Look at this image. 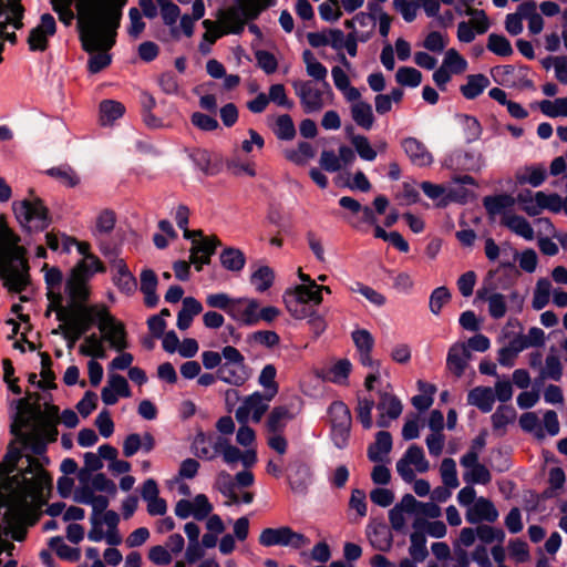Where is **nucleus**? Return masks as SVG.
<instances>
[{
  "label": "nucleus",
  "mask_w": 567,
  "mask_h": 567,
  "mask_svg": "<svg viewBox=\"0 0 567 567\" xmlns=\"http://www.w3.org/2000/svg\"><path fill=\"white\" fill-rule=\"evenodd\" d=\"M27 467L9 475L3 484V524L6 534L21 542L25 527L33 515L42 507L52 487V478L41 464L27 455Z\"/></svg>",
  "instance_id": "obj_1"
},
{
  "label": "nucleus",
  "mask_w": 567,
  "mask_h": 567,
  "mask_svg": "<svg viewBox=\"0 0 567 567\" xmlns=\"http://www.w3.org/2000/svg\"><path fill=\"white\" fill-rule=\"evenodd\" d=\"M126 0H75L78 30L82 48L91 54L87 68L97 73L111 63L109 51L115 44L116 30Z\"/></svg>",
  "instance_id": "obj_2"
},
{
  "label": "nucleus",
  "mask_w": 567,
  "mask_h": 567,
  "mask_svg": "<svg viewBox=\"0 0 567 567\" xmlns=\"http://www.w3.org/2000/svg\"><path fill=\"white\" fill-rule=\"evenodd\" d=\"M65 291L68 293L66 307L54 312L61 322L59 329L62 331L68 347L72 348L92 327L90 306L85 303L90 292L83 280L76 275L65 282Z\"/></svg>",
  "instance_id": "obj_3"
},
{
  "label": "nucleus",
  "mask_w": 567,
  "mask_h": 567,
  "mask_svg": "<svg viewBox=\"0 0 567 567\" xmlns=\"http://www.w3.org/2000/svg\"><path fill=\"white\" fill-rule=\"evenodd\" d=\"M0 216V278L10 291L20 292L29 284V266L25 248Z\"/></svg>",
  "instance_id": "obj_4"
},
{
  "label": "nucleus",
  "mask_w": 567,
  "mask_h": 567,
  "mask_svg": "<svg viewBox=\"0 0 567 567\" xmlns=\"http://www.w3.org/2000/svg\"><path fill=\"white\" fill-rule=\"evenodd\" d=\"M192 452L204 461L221 457L228 466L240 462L245 468L255 466L258 460L254 449L241 451L233 445L229 439L216 433L198 432L192 442Z\"/></svg>",
  "instance_id": "obj_5"
},
{
  "label": "nucleus",
  "mask_w": 567,
  "mask_h": 567,
  "mask_svg": "<svg viewBox=\"0 0 567 567\" xmlns=\"http://www.w3.org/2000/svg\"><path fill=\"white\" fill-rule=\"evenodd\" d=\"M11 433L24 450L41 455L47 442L54 440L56 431L49 421L19 412L11 424Z\"/></svg>",
  "instance_id": "obj_6"
},
{
  "label": "nucleus",
  "mask_w": 567,
  "mask_h": 567,
  "mask_svg": "<svg viewBox=\"0 0 567 567\" xmlns=\"http://www.w3.org/2000/svg\"><path fill=\"white\" fill-rule=\"evenodd\" d=\"M92 326L100 330L104 344L110 349L122 352L128 348L127 332L124 323L116 319L103 303L90 306Z\"/></svg>",
  "instance_id": "obj_7"
},
{
  "label": "nucleus",
  "mask_w": 567,
  "mask_h": 567,
  "mask_svg": "<svg viewBox=\"0 0 567 567\" xmlns=\"http://www.w3.org/2000/svg\"><path fill=\"white\" fill-rule=\"evenodd\" d=\"M274 4L275 0H239L238 4L219 14L218 23L226 34H239L247 21L257 18L264 9Z\"/></svg>",
  "instance_id": "obj_8"
},
{
  "label": "nucleus",
  "mask_w": 567,
  "mask_h": 567,
  "mask_svg": "<svg viewBox=\"0 0 567 567\" xmlns=\"http://www.w3.org/2000/svg\"><path fill=\"white\" fill-rule=\"evenodd\" d=\"M323 298L319 295V285H296L284 293V301L288 312L298 320L307 319L312 315L315 307L321 305Z\"/></svg>",
  "instance_id": "obj_9"
},
{
  "label": "nucleus",
  "mask_w": 567,
  "mask_h": 567,
  "mask_svg": "<svg viewBox=\"0 0 567 567\" xmlns=\"http://www.w3.org/2000/svg\"><path fill=\"white\" fill-rule=\"evenodd\" d=\"M224 353V362L217 369L218 380L230 386H243L252 374L244 354L233 346H225Z\"/></svg>",
  "instance_id": "obj_10"
},
{
  "label": "nucleus",
  "mask_w": 567,
  "mask_h": 567,
  "mask_svg": "<svg viewBox=\"0 0 567 567\" xmlns=\"http://www.w3.org/2000/svg\"><path fill=\"white\" fill-rule=\"evenodd\" d=\"M293 89L305 113H316L333 102V92L328 82L320 86L312 81H295Z\"/></svg>",
  "instance_id": "obj_11"
},
{
  "label": "nucleus",
  "mask_w": 567,
  "mask_h": 567,
  "mask_svg": "<svg viewBox=\"0 0 567 567\" xmlns=\"http://www.w3.org/2000/svg\"><path fill=\"white\" fill-rule=\"evenodd\" d=\"M13 212L21 227L29 233L44 230L50 224L48 209L39 198L16 202Z\"/></svg>",
  "instance_id": "obj_12"
},
{
  "label": "nucleus",
  "mask_w": 567,
  "mask_h": 567,
  "mask_svg": "<svg viewBox=\"0 0 567 567\" xmlns=\"http://www.w3.org/2000/svg\"><path fill=\"white\" fill-rule=\"evenodd\" d=\"M259 544L265 547L284 546L301 549L307 547L310 540L289 526H280L278 528H265L259 535Z\"/></svg>",
  "instance_id": "obj_13"
},
{
  "label": "nucleus",
  "mask_w": 567,
  "mask_h": 567,
  "mask_svg": "<svg viewBox=\"0 0 567 567\" xmlns=\"http://www.w3.org/2000/svg\"><path fill=\"white\" fill-rule=\"evenodd\" d=\"M429 468L430 463L425 457L424 451L416 444L410 445L396 463V472L406 483L414 481L415 472L425 473Z\"/></svg>",
  "instance_id": "obj_14"
},
{
  "label": "nucleus",
  "mask_w": 567,
  "mask_h": 567,
  "mask_svg": "<svg viewBox=\"0 0 567 567\" xmlns=\"http://www.w3.org/2000/svg\"><path fill=\"white\" fill-rule=\"evenodd\" d=\"M272 398L256 391L244 398L240 405L236 410L235 416L240 424L248 422L258 423L269 409Z\"/></svg>",
  "instance_id": "obj_15"
},
{
  "label": "nucleus",
  "mask_w": 567,
  "mask_h": 567,
  "mask_svg": "<svg viewBox=\"0 0 567 567\" xmlns=\"http://www.w3.org/2000/svg\"><path fill=\"white\" fill-rule=\"evenodd\" d=\"M56 32V22L52 14L43 13L40 22L29 34L28 44L31 51H44L48 47V40Z\"/></svg>",
  "instance_id": "obj_16"
},
{
  "label": "nucleus",
  "mask_w": 567,
  "mask_h": 567,
  "mask_svg": "<svg viewBox=\"0 0 567 567\" xmlns=\"http://www.w3.org/2000/svg\"><path fill=\"white\" fill-rule=\"evenodd\" d=\"M44 269V280L48 290L47 296L50 301L49 311L64 309V307H66L68 293H65V297L61 293L62 272L55 267L48 268L47 265ZM64 292L66 291L64 290Z\"/></svg>",
  "instance_id": "obj_17"
},
{
  "label": "nucleus",
  "mask_w": 567,
  "mask_h": 567,
  "mask_svg": "<svg viewBox=\"0 0 567 567\" xmlns=\"http://www.w3.org/2000/svg\"><path fill=\"white\" fill-rule=\"evenodd\" d=\"M402 410V403L394 394L381 392L377 404V425L380 427L390 426L391 422L401 415Z\"/></svg>",
  "instance_id": "obj_18"
},
{
  "label": "nucleus",
  "mask_w": 567,
  "mask_h": 567,
  "mask_svg": "<svg viewBox=\"0 0 567 567\" xmlns=\"http://www.w3.org/2000/svg\"><path fill=\"white\" fill-rule=\"evenodd\" d=\"M258 302L254 298H237L229 309V317L239 324L256 326Z\"/></svg>",
  "instance_id": "obj_19"
},
{
  "label": "nucleus",
  "mask_w": 567,
  "mask_h": 567,
  "mask_svg": "<svg viewBox=\"0 0 567 567\" xmlns=\"http://www.w3.org/2000/svg\"><path fill=\"white\" fill-rule=\"evenodd\" d=\"M132 395L127 380L120 374H110L106 385L102 389L101 398L104 404L113 405L118 398Z\"/></svg>",
  "instance_id": "obj_20"
},
{
  "label": "nucleus",
  "mask_w": 567,
  "mask_h": 567,
  "mask_svg": "<svg viewBox=\"0 0 567 567\" xmlns=\"http://www.w3.org/2000/svg\"><path fill=\"white\" fill-rule=\"evenodd\" d=\"M401 146L413 165L427 167L433 163V155L417 138L405 137L401 142Z\"/></svg>",
  "instance_id": "obj_21"
},
{
  "label": "nucleus",
  "mask_w": 567,
  "mask_h": 567,
  "mask_svg": "<svg viewBox=\"0 0 567 567\" xmlns=\"http://www.w3.org/2000/svg\"><path fill=\"white\" fill-rule=\"evenodd\" d=\"M465 517L471 524L482 522L494 523L498 518V511L489 499L478 497L474 504L467 508Z\"/></svg>",
  "instance_id": "obj_22"
},
{
  "label": "nucleus",
  "mask_w": 567,
  "mask_h": 567,
  "mask_svg": "<svg viewBox=\"0 0 567 567\" xmlns=\"http://www.w3.org/2000/svg\"><path fill=\"white\" fill-rule=\"evenodd\" d=\"M115 223L116 215L111 209L101 210L95 218L92 235L99 241L100 249L104 255L109 252V248L104 246L103 239L113 231Z\"/></svg>",
  "instance_id": "obj_23"
},
{
  "label": "nucleus",
  "mask_w": 567,
  "mask_h": 567,
  "mask_svg": "<svg viewBox=\"0 0 567 567\" xmlns=\"http://www.w3.org/2000/svg\"><path fill=\"white\" fill-rule=\"evenodd\" d=\"M414 504H416V498L411 494H406L401 498L400 503L389 512V520L394 530L403 532L405 529L406 516L414 514Z\"/></svg>",
  "instance_id": "obj_24"
},
{
  "label": "nucleus",
  "mask_w": 567,
  "mask_h": 567,
  "mask_svg": "<svg viewBox=\"0 0 567 567\" xmlns=\"http://www.w3.org/2000/svg\"><path fill=\"white\" fill-rule=\"evenodd\" d=\"M471 359V352L465 342L452 344L447 352L446 367L456 377H461Z\"/></svg>",
  "instance_id": "obj_25"
},
{
  "label": "nucleus",
  "mask_w": 567,
  "mask_h": 567,
  "mask_svg": "<svg viewBox=\"0 0 567 567\" xmlns=\"http://www.w3.org/2000/svg\"><path fill=\"white\" fill-rule=\"evenodd\" d=\"M217 239L203 238L200 240H193V247L190 249V262L199 271L202 267L209 262L210 256L214 254L217 246Z\"/></svg>",
  "instance_id": "obj_26"
},
{
  "label": "nucleus",
  "mask_w": 567,
  "mask_h": 567,
  "mask_svg": "<svg viewBox=\"0 0 567 567\" xmlns=\"http://www.w3.org/2000/svg\"><path fill=\"white\" fill-rule=\"evenodd\" d=\"M422 526L423 518H415L412 524L413 532L410 535L409 554L411 558L416 561H423L429 556L426 538L424 532L422 530Z\"/></svg>",
  "instance_id": "obj_27"
},
{
  "label": "nucleus",
  "mask_w": 567,
  "mask_h": 567,
  "mask_svg": "<svg viewBox=\"0 0 567 567\" xmlns=\"http://www.w3.org/2000/svg\"><path fill=\"white\" fill-rule=\"evenodd\" d=\"M113 282L121 292L127 296L133 295L137 289L135 277L122 259L113 265Z\"/></svg>",
  "instance_id": "obj_28"
},
{
  "label": "nucleus",
  "mask_w": 567,
  "mask_h": 567,
  "mask_svg": "<svg viewBox=\"0 0 567 567\" xmlns=\"http://www.w3.org/2000/svg\"><path fill=\"white\" fill-rule=\"evenodd\" d=\"M516 200L519 209L530 217L543 213L544 192L542 190L522 189L518 192Z\"/></svg>",
  "instance_id": "obj_29"
},
{
  "label": "nucleus",
  "mask_w": 567,
  "mask_h": 567,
  "mask_svg": "<svg viewBox=\"0 0 567 567\" xmlns=\"http://www.w3.org/2000/svg\"><path fill=\"white\" fill-rule=\"evenodd\" d=\"M547 177V169L543 164L526 165L515 173V179L519 185L539 187Z\"/></svg>",
  "instance_id": "obj_30"
},
{
  "label": "nucleus",
  "mask_w": 567,
  "mask_h": 567,
  "mask_svg": "<svg viewBox=\"0 0 567 567\" xmlns=\"http://www.w3.org/2000/svg\"><path fill=\"white\" fill-rule=\"evenodd\" d=\"M155 446V440L151 433L140 435L132 433L127 435L123 442V454L126 457H132L138 451L150 453Z\"/></svg>",
  "instance_id": "obj_31"
},
{
  "label": "nucleus",
  "mask_w": 567,
  "mask_h": 567,
  "mask_svg": "<svg viewBox=\"0 0 567 567\" xmlns=\"http://www.w3.org/2000/svg\"><path fill=\"white\" fill-rule=\"evenodd\" d=\"M367 536L372 547L378 550L384 551L392 546L391 532L384 524L370 523L367 526Z\"/></svg>",
  "instance_id": "obj_32"
},
{
  "label": "nucleus",
  "mask_w": 567,
  "mask_h": 567,
  "mask_svg": "<svg viewBox=\"0 0 567 567\" xmlns=\"http://www.w3.org/2000/svg\"><path fill=\"white\" fill-rule=\"evenodd\" d=\"M75 501L81 504L90 505L92 507V515H96L97 517H100L109 506L107 496L97 495L91 487L79 488L75 494Z\"/></svg>",
  "instance_id": "obj_33"
},
{
  "label": "nucleus",
  "mask_w": 567,
  "mask_h": 567,
  "mask_svg": "<svg viewBox=\"0 0 567 567\" xmlns=\"http://www.w3.org/2000/svg\"><path fill=\"white\" fill-rule=\"evenodd\" d=\"M158 279L156 274L150 269L144 268L140 274V289L144 295V302L147 307L153 308L158 302L156 293Z\"/></svg>",
  "instance_id": "obj_34"
},
{
  "label": "nucleus",
  "mask_w": 567,
  "mask_h": 567,
  "mask_svg": "<svg viewBox=\"0 0 567 567\" xmlns=\"http://www.w3.org/2000/svg\"><path fill=\"white\" fill-rule=\"evenodd\" d=\"M476 296L488 303V313L493 319L505 317L507 311L506 296L499 292H488L486 288L480 289Z\"/></svg>",
  "instance_id": "obj_35"
},
{
  "label": "nucleus",
  "mask_w": 567,
  "mask_h": 567,
  "mask_svg": "<svg viewBox=\"0 0 567 567\" xmlns=\"http://www.w3.org/2000/svg\"><path fill=\"white\" fill-rule=\"evenodd\" d=\"M502 225H504L512 233L524 238L525 240H533L535 237V233L532 225L523 216L516 214H505L502 217Z\"/></svg>",
  "instance_id": "obj_36"
},
{
  "label": "nucleus",
  "mask_w": 567,
  "mask_h": 567,
  "mask_svg": "<svg viewBox=\"0 0 567 567\" xmlns=\"http://www.w3.org/2000/svg\"><path fill=\"white\" fill-rule=\"evenodd\" d=\"M484 207L492 216L512 214L509 210L517 204L516 197L508 194L486 196L483 200Z\"/></svg>",
  "instance_id": "obj_37"
},
{
  "label": "nucleus",
  "mask_w": 567,
  "mask_h": 567,
  "mask_svg": "<svg viewBox=\"0 0 567 567\" xmlns=\"http://www.w3.org/2000/svg\"><path fill=\"white\" fill-rule=\"evenodd\" d=\"M563 377V364L560 362L559 357L556 353L555 348L550 349L549 354L545 359V363L543 368L539 370L538 378L536 379V383L540 384L545 380H554L559 381Z\"/></svg>",
  "instance_id": "obj_38"
},
{
  "label": "nucleus",
  "mask_w": 567,
  "mask_h": 567,
  "mask_svg": "<svg viewBox=\"0 0 567 567\" xmlns=\"http://www.w3.org/2000/svg\"><path fill=\"white\" fill-rule=\"evenodd\" d=\"M467 402L484 413L492 411L495 403L494 390L488 386H476L468 392Z\"/></svg>",
  "instance_id": "obj_39"
},
{
  "label": "nucleus",
  "mask_w": 567,
  "mask_h": 567,
  "mask_svg": "<svg viewBox=\"0 0 567 567\" xmlns=\"http://www.w3.org/2000/svg\"><path fill=\"white\" fill-rule=\"evenodd\" d=\"M80 354L91 359H105L107 357L106 348L101 333H91L85 336L79 347Z\"/></svg>",
  "instance_id": "obj_40"
},
{
  "label": "nucleus",
  "mask_w": 567,
  "mask_h": 567,
  "mask_svg": "<svg viewBox=\"0 0 567 567\" xmlns=\"http://www.w3.org/2000/svg\"><path fill=\"white\" fill-rule=\"evenodd\" d=\"M392 450V436L386 431H380L375 435V442L368 449V457L372 462H382Z\"/></svg>",
  "instance_id": "obj_41"
},
{
  "label": "nucleus",
  "mask_w": 567,
  "mask_h": 567,
  "mask_svg": "<svg viewBox=\"0 0 567 567\" xmlns=\"http://www.w3.org/2000/svg\"><path fill=\"white\" fill-rule=\"evenodd\" d=\"M331 427H351L352 416L346 403L334 401L328 409Z\"/></svg>",
  "instance_id": "obj_42"
},
{
  "label": "nucleus",
  "mask_w": 567,
  "mask_h": 567,
  "mask_svg": "<svg viewBox=\"0 0 567 567\" xmlns=\"http://www.w3.org/2000/svg\"><path fill=\"white\" fill-rule=\"evenodd\" d=\"M489 83V79L486 75L472 74L466 78V83L460 90L465 99L473 100L482 94Z\"/></svg>",
  "instance_id": "obj_43"
},
{
  "label": "nucleus",
  "mask_w": 567,
  "mask_h": 567,
  "mask_svg": "<svg viewBox=\"0 0 567 567\" xmlns=\"http://www.w3.org/2000/svg\"><path fill=\"white\" fill-rule=\"evenodd\" d=\"M302 61L306 65L307 74L323 84L327 82L328 70L327 68L317 60L315 54L310 50H305L302 52Z\"/></svg>",
  "instance_id": "obj_44"
},
{
  "label": "nucleus",
  "mask_w": 567,
  "mask_h": 567,
  "mask_svg": "<svg viewBox=\"0 0 567 567\" xmlns=\"http://www.w3.org/2000/svg\"><path fill=\"white\" fill-rule=\"evenodd\" d=\"M124 112L125 107L122 103L114 100H104L100 103V122L102 125H111L122 117Z\"/></svg>",
  "instance_id": "obj_45"
},
{
  "label": "nucleus",
  "mask_w": 567,
  "mask_h": 567,
  "mask_svg": "<svg viewBox=\"0 0 567 567\" xmlns=\"http://www.w3.org/2000/svg\"><path fill=\"white\" fill-rule=\"evenodd\" d=\"M351 116L354 123L364 130H370L374 124L372 106L368 102L352 104Z\"/></svg>",
  "instance_id": "obj_46"
},
{
  "label": "nucleus",
  "mask_w": 567,
  "mask_h": 567,
  "mask_svg": "<svg viewBox=\"0 0 567 567\" xmlns=\"http://www.w3.org/2000/svg\"><path fill=\"white\" fill-rule=\"evenodd\" d=\"M551 288L549 279L539 278L537 280L532 299L533 309L542 310L549 303L550 295H553L554 291Z\"/></svg>",
  "instance_id": "obj_47"
},
{
  "label": "nucleus",
  "mask_w": 567,
  "mask_h": 567,
  "mask_svg": "<svg viewBox=\"0 0 567 567\" xmlns=\"http://www.w3.org/2000/svg\"><path fill=\"white\" fill-rule=\"evenodd\" d=\"M417 388L420 393L412 398V405L417 411L422 412L427 410L433 404V396L436 392V386L434 384L419 380Z\"/></svg>",
  "instance_id": "obj_48"
},
{
  "label": "nucleus",
  "mask_w": 567,
  "mask_h": 567,
  "mask_svg": "<svg viewBox=\"0 0 567 567\" xmlns=\"http://www.w3.org/2000/svg\"><path fill=\"white\" fill-rule=\"evenodd\" d=\"M99 271H103V265H102L101 260L96 256L90 255V256H87V258L85 257L78 265V267L72 271V274L68 278L66 282L73 276L76 275L79 278H81L83 280L85 287L89 289L87 282H86V280H87L86 279V274H95V272H99Z\"/></svg>",
  "instance_id": "obj_49"
},
{
  "label": "nucleus",
  "mask_w": 567,
  "mask_h": 567,
  "mask_svg": "<svg viewBox=\"0 0 567 567\" xmlns=\"http://www.w3.org/2000/svg\"><path fill=\"white\" fill-rule=\"evenodd\" d=\"M292 419L293 414L287 406L274 408L267 421L269 432H282L287 423Z\"/></svg>",
  "instance_id": "obj_50"
},
{
  "label": "nucleus",
  "mask_w": 567,
  "mask_h": 567,
  "mask_svg": "<svg viewBox=\"0 0 567 567\" xmlns=\"http://www.w3.org/2000/svg\"><path fill=\"white\" fill-rule=\"evenodd\" d=\"M277 369L274 364H266L258 377V383L264 388L266 395L275 398L279 391L278 383L276 382Z\"/></svg>",
  "instance_id": "obj_51"
},
{
  "label": "nucleus",
  "mask_w": 567,
  "mask_h": 567,
  "mask_svg": "<svg viewBox=\"0 0 567 567\" xmlns=\"http://www.w3.org/2000/svg\"><path fill=\"white\" fill-rule=\"evenodd\" d=\"M315 148L308 142H299L296 148L285 151V156L288 161L296 165H305L307 162L315 157Z\"/></svg>",
  "instance_id": "obj_52"
},
{
  "label": "nucleus",
  "mask_w": 567,
  "mask_h": 567,
  "mask_svg": "<svg viewBox=\"0 0 567 567\" xmlns=\"http://www.w3.org/2000/svg\"><path fill=\"white\" fill-rule=\"evenodd\" d=\"M275 280V274L268 266L258 267L250 277V282L257 292H265L268 290Z\"/></svg>",
  "instance_id": "obj_53"
},
{
  "label": "nucleus",
  "mask_w": 567,
  "mask_h": 567,
  "mask_svg": "<svg viewBox=\"0 0 567 567\" xmlns=\"http://www.w3.org/2000/svg\"><path fill=\"white\" fill-rule=\"evenodd\" d=\"M441 65L453 75L465 72L468 63L455 49H449L445 51Z\"/></svg>",
  "instance_id": "obj_54"
},
{
  "label": "nucleus",
  "mask_w": 567,
  "mask_h": 567,
  "mask_svg": "<svg viewBox=\"0 0 567 567\" xmlns=\"http://www.w3.org/2000/svg\"><path fill=\"white\" fill-rule=\"evenodd\" d=\"M220 262L223 267L230 271H240L245 264L246 258L243 251L237 248H226L220 254Z\"/></svg>",
  "instance_id": "obj_55"
},
{
  "label": "nucleus",
  "mask_w": 567,
  "mask_h": 567,
  "mask_svg": "<svg viewBox=\"0 0 567 567\" xmlns=\"http://www.w3.org/2000/svg\"><path fill=\"white\" fill-rule=\"evenodd\" d=\"M272 131L277 138L291 141L296 136V127L290 115L282 114L276 117Z\"/></svg>",
  "instance_id": "obj_56"
},
{
  "label": "nucleus",
  "mask_w": 567,
  "mask_h": 567,
  "mask_svg": "<svg viewBox=\"0 0 567 567\" xmlns=\"http://www.w3.org/2000/svg\"><path fill=\"white\" fill-rule=\"evenodd\" d=\"M45 173L68 187H74L80 183V178L76 173L68 165L49 168Z\"/></svg>",
  "instance_id": "obj_57"
},
{
  "label": "nucleus",
  "mask_w": 567,
  "mask_h": 567,
  "mask_svg": "<svg viewBox=\"0 0 567 567\" xmlns=\"http://www.w3.org/2000/svg\"><path fill=\"white\" fill-rule=\"evenodd\" d=\"M49 545L62 559L78 561L81 558L80 549L66 545L61 537H52Z\"/></svg>",
  "instance_id": "obj_58"
},
{
  "label": "nucleus",
  "mask_w": 567,
  "mask_h": 567,
  "mask_svg": "<svg viewBox=\"0 0 567 567\" xmlns=\"http://www.w3.org/2000/svg\"><path fill=\"white\" fill-rule=\"evenodd\" d=\"M374 401L368 398H358L355 413L363 429L370 430L373 426L372 410Z\"/></svg>",
  "instance_id": "obj_59"
},
{
  "label": "nucleus",
  "mask_w": 567,
  "mask_h": 567,
  "mask_svg": "<svg viewBox=\"0 0 567 567\" xmlns=\"http://www.w3.org/2000/svg\"><path fill=\"white\" fill-rule=\"evenodd\" d=\"M539 109L548 117L567 116V97H559L554 101L543 100L539 103Z\"/></svg>",
  "instance_id": "obj_60"
},
{
  "label": "nucleus",
  "mask_w": 567,
  "mask_h": 567,
  "mask_svg": "<svg viewBox=\"0 0 567 567\" xmlns=\"http://www.w3.org/2000/svg\"><path fill=\"white\" fill-rule=\"evenodd\" d=\"M351 371V363L347 359L336 362L327 372L329 381L336 384H346Z\"/></svg>",
  "instance_id": "obj_61"
},
{
  "label": "nucleus",
  "mask_w": 567,
  "mask_h": 567,
  "mask_svg": "<svg viewBox=\"0 0 567 567\" xmlns=\"http://www.w3.org/2000/svg\"><path fill=\"white\" fill-rule=\"evenodd\" d=\"M443 484L447 488H456L460 485L457 478L456 463L453 458H444L440 466Z\"/></svg>",
  "instance_id": "obj_62"
},
{
  "label": "nucleus",
  "mask_w": 567,
  "mask_h": 567,
  "mask_svg": "<svg viewBox=\"0 0 567 567\" xmlns=\"http://www.w3.org/2000/svg\"><path fill=\"white\" fill-rule=\"evenodd\" d=\"M395 80L403 86L416 87L422 82V73L411 66H401L396 71Z\"/></svg>",
  "instance_id": "obj_63"
},
{
  "label": "nucleus",
  "mask_w": 567,
  "mask_h": 567,
  "mask_svg": "<svg viewBox=\"0 0 567 567\" xmlns=\"http://www.w3.org/2000/svg\"><path fill=\"white\" fill-rule=\"evenodd\" d=\"M519 425L525 432L534 434L537 439L545 436L542 422L534 412L523 413L519 417Z\"/></svg>",
  "instance_id": "obj_64"
}]
</instances>
